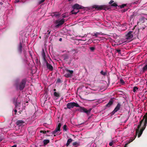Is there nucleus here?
Wrapping results in <instances>:
<instances>
[{
  "instance_id": "1",
  "label": "nucleus",
  "mask_w": 147,
  "mask_h": 147,
  "mask_svg": "<svg viewBox=\"0 0 147 147\" xmlns=\"http://www.w3.org/2000/svg\"><path fill=\"white\" fill-rule=\"evenodd\" d=\"M84 8L83 6L78 4H75L73 6V9L71 11V12L72 14H76L79 12L78 10L80 9H84Z\"/></svg>"
},
{
  "instance_id": "2",
  "label": "nucleus",
  "mask_w": 147,
  "mask_h": 147,
  "mask_svg": "<svg viewBox=\"0 0 147 147\" xmlns=\"http://www.w3.org/2000/svg\"><path fill=\"white\" fill-rule=\"evenodd\" d=\"M26 79H23L21 82L16 84V86L17 89H19L20 90H22L24 88L26 84Z\"/></svg>"
},
{
  "instance_id": "3",
  "label": "nucleus",
  "mask_w": 147,
  "mask_h": 147,
  "mask_svg": "<svg viewBox=\"0 0 147 147\" xmlns=\"http://www.w3.org/2000/svg\"><path fill=\"white\" fill-rule=\"evenodd\" d=\"M143 120H144V119H143V120L140 122V124H138V125H135L134 126V129L136 130V136L138 134V135L140 134V130L143 129L144 127H144H142V129H140V128L141 126V124L143 121Z\"/></svg>"
},
{
  "instance_id": "4",
  "label": "nucleus",
  "mask_w": 147,
  "mask_h": 147,
  "mask_svg": "<svg viewBox=\"0 0 147 147\" xmlns=\"http://www.w3.org/2000/svg\"><path fill=\"white\" fill-rule=\"evenodd\" d=\"M65 22V20L63 18L56 20L55 22V27L56 28L59 27L60 26L63 24Z\"/></svg>"
},
{
  "instance_id": "5",
  "label": "nucleus",
  "mask_w": 147,
  "mask_h": 147,
  "mask_svg": "<svg viewBox=\"0 0 147 147\" xmlns=\"http://www.w3.org/2000/svg\"><path fill=\"white\" fill-rule=\"evenodd\" d=\"M67 107L68 109H71L73 108L74 107H79V105L77 103L72 102L68 103L67 105Z\"/></svg>"
},
{
  "instance_id": "6",
  "label": "nucleus",
  "mask_w": 147,
  "mask_h": 147,
  "mask_svg": "<svg viewBox=\"0 0 147 147\" xmlns=\"http://www.w3.org/2000/svg\"><path fill=\"white\" fill-rule=\"evenodd\" d=\"M79 108L77 110L81 112H84L87 114H88L90 113L91 109L89 110H87V109L84 107H82L79 106L78 107Z\"/></svg>"
},
{
  "instance_id": "7",
  "label": "nucleus",
  "mask_w": 147,
  "mask_h": 147,
  "mask_svg": "<svg viewBox=\"0 0 147 147\" xmlns=\"http://www.w3.org/2000/svg\"><path fill=\"white\" fill-rule=\"evenodd\" d=\"M65 74L64 76L67 78L70 77L72 76V74L73 73V70H70L68 69H65Z\"/></svg>"
},
{
  "instance_id": "8",
  "label": "nucleus",
  "mask_w": 147,
  "mask_h": 147,
  "mask_svg": "<svg viewBox=\"0 0 147 147\" xmlns=\"http://www.w3.org/2000/svg\"><path fill=\"white\" fill-rule=\"evenodd\" d=\"M145 116L146 117V118L145 119V122H144V128H143V129H141V130H140V135H138V138H139L140 136L142 134L143 131L145 129V128L146 127V124H147V113L146 114Z\"/></svg>"
},
{
  "instance_id": "9",
  "label": "nucleus",
  "mask_w": 147,
  "mask_h": 147,
  "mask_svg": "<svg viewBox=\"0 0 147 147\" xmlns=\"http://www.w3.org/2000/svg\"><path fill=\"white\" fill-rule=\"evenodd\" d=\"M16 124L19 127H20L25 125L26 123L23 120H18L16 122Z\"/></svg>"
},
{
  "instance_id": "10",
  "label": "nucleus",
  "mask_w": 147,
  "mask_h": 147,
  "mask_svg": "<svg viewBox=\"0 0 147 147\" xmlns=\"http://www.w3.org/2000/svg\"><path fill=\"white\" fill-rule=\"evenodd\" d=\"M61 125V124L60 123H59L57 127H56L55 130L53 132L52 134L54 135V136H55V134H56L57 132L60 131Z\"/></svg>"
},
{
  "instance_id": "11",
  "label": "nucleus",
  "mask_w": 147,
  "mask_h": 147,
  "mask_svg": "<svg viewBox=\"0 0 147 147\" xmlns=\"http://www.w3.org/2000/svg\"><path fill=\"white\" fill-rule=\"evenodd\" d=\"M121 105L119 103H118L115 109L112 112L113 114H114L116 112L118 111L120 109V107Z\"/></svg>"
},
{
  "instance_id": "12",
  "label": "nucleus",
  "mask_w": 147,
  "mask_h": 147,
  "mask_svg": "<svg viewBox=\"0 0 147 147\" xmlns=\"http://www.w3.org/2000/svg\"><path fill=\"white\" fill-rule=\"evenodd\" d=\"M133 37L131 32H129L126 35V38L127 39H130Z\"/></svg>"
},
{
  "instance_id": "13",
  "label": "nucleus",
  "mask_w": 147,
  "mask_h": 147,
  "mask_svg": "<svg viewBox=\"0 0 147 147\" xmlns=\"http://www.w3.org/2000/svg\"><path fill=\"white\" fill-rule=\"evenodd\" d=\"M92 7L93 8L98 9H102L104 8V7L102 5H94L92 6Z\"/></svg>"
},
{
  "instance_id": "14",
  "label": "nucleus",
  "mask_w": 147,
  "mask_h": 147,
  "mask_svg": "<svg viewBox=\"0 0 147 147\" xmlns=\"http://www.w3.org/2000/svg\"><path fill=\"white\" fill-rule=\"evenodd\" d=\"M47 62V68L51 71L53 69V66L51 65L50 64H49V63H48Z\"/></svg>"
},
{
  "instance_id": "15",
  "label": "nucleus",
  "mask_w": 147,
  "mask_h": 147,
  "mask_svg": "<svg viewBox=\"0 0 147 147\" xmlns=\"http://www.w3.org/2000/svg\"><path fill=\"white\" fill-rule=\"evenodd\" d=\"M42 58H43L44 61L46 62H47V61H46V59L45 58L46 56H45V53L43 49V51L42 53Z\"/></svg>"
},
{
  "instance_id": "16",
  "label": "nucleus",
  "mask_w": 147,
  "mask_h": 147,
  "mask_svg": "<svg viewBox=\"0 0 147 147\" xmlns=\"http://www.w3.org/2000/svg\"><path fill=\"white\" fill-rule=\"evenodd\" d=\"M72 141V140L71 138L69 139L67 141V143L66 144V146H68L70 143H71Z\"/></svg>"
},
{
  "instance_id": "17",
  "label": "nucleus",
  "mask_w": 147,
  "mask_h": 147,
  "mask_svg": "<svg viewBox=\"0 0 147 147\" xmlns=\"http://www.w3.org/2000/svg\"><path fill=\"white\" fill-rule=\"evenodd\" d=\"M18 51L20 53H21L22 51V44L21 42L19 44L18 47Z\"/></svg>"
},
{
  "instance_id": "18",
  "label": "nucleus",
  "mask_w": 147,
  "mask_h": 147,
  "mask_svg": "<svg viewBox=\"0 0 147 147\" xmlns=\"http://www.w3.org/2000/svg\"><path fill=\"white\" fill-rule=\"evenodd\" d=\"M73 145L75 147H76L80 145L79 143L76 142H74L73 143Z\"/></svg>"
},
{
  "instance_id": "19",
  "label": "nucleus",
  "mask_w": 147,
  "mask_h": 147,
  "mask_svg": "<svg viewBox=\"0 0 147 147\" xmlns=\"http://www.w3.org/2000/svg\"><path fill=\"white\" fill-rule=\"evenodd\" d=\"M113 101L112 100H110L109 102L106 105V106L108 107H110L113 103Z\"/></svg>"
},
{
  "instance_id": "20",
  "label": "nucleus",
  "mask_w": 147,
  "mask_h": 147,
  "mask_svg": "<svg viewBox=\"0 0 147 147\" xmlns=\"http://www.w3.org/2000/svg\"><path fill=\"white\" fill-rule=\"evenodd\" d=\"M49 142V140H45L43 141V143L44 145H46Z\"/></svg>"
},
{
  "instance_id": "21",
  "label": "nucleus",
  "mask_w": 147,
  "mask_h": 147,
  "mask_svg": "<svg viewBox=\"0 0 147 147\" xmlns=\"http://www.w3.org/2000/svg\"><path fill=\"white\" fill-rule=\"evenodd\" d=\"M101 32H96L93 35V36H95L96 37H98V35L101 34Z\"/></svg>"
},
{
  "instance_id": "22",
  "label": "nucleus",
  "mask_w": 147,
  "mask_h": 147,
  "mask_svg": "<svg viewBox=\"0 0 147 147\" xmlns=\"http://www.w3.org/2000/svg\"><path fill=\"white\" fill-rule=\"evenodd\" d=\"M54 94L55 96L59 97V94L58 93H57V92H54Z\"/></svg>"
},
{
  "instance_id": "23",
  "label": "nucleus",
  "mask_w": 147,
  "mask_h": 147,
  "mask_svg": "<svg viewBox=\"0 0 147 147\" xmlns=\"http://www.w3.org/2000/svg\"><path fill=\"white\" fill-rule=\"evenodd\" d=\"M143 71H146L147 70V64L143 68Z\"/></svg>"
},
{
  "instance_id": "24",
  "label": "nucleus",
  "mask_w": 147,
  "mask_h": 147,
  "mask_svg": "<svg viewBox=\"0 0 147 147\" xmlns=\"http://www.w3.org/2000/svg\"><path fill=\"white\" fill-rule=\"evenodd\" d=\"M138 89V88L137 87H134V88L133 91L134 92H135Z\"/></svg>"
},
{
  "instance_id": "25",
  "label": "nucleus",
  "mask_w": 147,
  "mask_h": 147,
  "mask_svg": "<svg viewBox=\"0 0 147 147\" xmlns=\"http://www.w3.org/2000/svg\"><path fill=\"white\" fill-rule=\"evenodd\" d=\"M131 142H132V141H130V140H129L128 142L125 144V146L124 147H127V145Z\"/></svg>"
},
{
  "instance_id": "26",
  "label": "nucleus",
  "mask_w": 147,
  "mask_h": 147,
  "mask_svg": "<svg viewBox=\"0 0 147 147\" xmlns=\"http://www.w3.org/2000/svg\"><path fill=\"white\" fill-rule=\"evenodd\" d=\"M100 73L101 74H102L104 76H105L106 74V72H104L103 71H101Z\"/></svg>"
},
{
  "instance_id": "27",
  "label": "nucleus",
  "mask_w": 147,
  "mask_h": 147,
  "mask_svg": "<svg viewBox=\"0 0 147 147\" xmlns=\"http://www.w3.org/2000/svg\"><path fill=\"white\" fill-rule=\"evenodd\" d=\"M90 49L91 51H93L94 50V49H95V48L94 47H90Z\"/></svg>"
},
{
  "instance_id": "28",
  "label": "nucleus",
  "mask_w": 147,
  "mask_h": 147,
  "mask_svg": "<svg viewBox=\"0 0 147 147\" xmlns=\"http://www.w3.org/2000/svg\"><path fill=\"white\" fill-rule=\"evenodd\" d=\"M63 129L65 131H67V126H66V125H64L63 127Z\"/></svg>"
},
{
  "instance_id": "29",
  "label": "nucleus",
  "mask_w": 147,
  "mask_h": 147,
  "mask_svg": "<svg viewBox=\"0 0 147 147\" xmlns=\"http://www.w3.org/2000/svg\"><path fill=\"white\" fill-rule=\"evenodd\" d=\"M114 142L113 141H112L111 142H110L109 143V145L110 146H112L113 145V143H114Z\"/></svg>"
},
{
  "instance_id": "30",
  "label": "nucleus",
  "mask_w": 147,
  "mask_h": 147,
  "mask_svg": "<svg viewBox=\"0 0 147 147\" xmlns=\"http://www.w3.org/2000/svg\"><path fill=\"white\" fill-rule=\"evenodd\" d=\"M126 5L125 4H123L120 6V7L122 8H123Z\"/></svg>"
},
{
  "instance_id": "31",
  "label": "nucleus",
  "mask_w": 147,
  "mask_h": 147,
  "mask_svg": "<svg viewBox=\"0 0 147 147\" xmlns=\"http://www.w3.org/2000/svg\"><path fill=\"white\" fill-rule=\"evenodd\" d=\"M111 5L114 7H116L117 6V5L116 3H114Z\"/></svg>"
},
{
  "instance_id": "32",
  "label": "nucleus",
  "mask_w": 147,
  "mask_h": 147,
  "mask_svg": "<svg viewBox=\"0 0 147 147\" xmlns=\"http://www.w3.org/2000/svg\"><path fill=\"white\" fill-rule=\"evenodd\" d=\"M45 0H41L39 2V4H40L45 1Z\"/></svg>"
},
{
  "instance_id": "33",
  "label": "nucleus",
  "mask_w": 147,
  "mask_h": 147,
  "mask_svg": "<svg viewBox=\"0 0 147 147\" xmlns=\"http://www.w3.org/2000/svg\"><path fill=\"white\" fill-rule=\"evenodd\" d=\"M40 132L44 134H46V133H47V131H40Z\"/></svg>"
},
{
  "instance_id": "34",
  "label": "nucleus",
  "mask_w": 147,
  "mask_h": 147,
  "mask_svg": "<svg viewBox=\"0 0 147 147\" xmlns=\"http://www.w3.org/2000/svg\"><path fill=\"white\" fill-rule=\"evenodd\" d=\"M120 82L122 84H123L124 83L123 80L122 79L120 80Z\"/></svg>"
},
{
  "instance_id": "35",
  "label": "nucleus",
  "mask_w": 147,
  "mask_h": 147,
  "mask_svg": "<svg viewBox=\"0 0 147 147\" xmlns=\"http://www.w3.org/2000/svg\"><path fill=\"white\" fill-rule=\"evenodd\" d=\"M15 105L16 107L17 108L18 106V103L16 102L15 103Z\"/></svg>"
},
{
  "instance_id": "36",
  "label": "nucleus",
  "mask_w": 147,
  "mask_h": 147,
  "mask_svg": "<svg viewBox=\"0 0 147 147\" xmlns=\"http://www.w3.org/2000/svg\"><path fill=\"white\" fill-rule=\"evenodd\" d=\"M68 57L67 56H65L64 57V59L66 60L67 59H68Z\"/></svg>"
},
{
  "instance_id": "37",
  "label": "nucleus",
  "mask_w": 147,
  "mask_h": 147,
  "mask_svg": "<svg viewBox=\"0 0 147 147\" xmlns=\"http://www.w3.org/2000/svg\"><path fill=\"white\" fill-rule=\"evenodd\" d=\"M114 2V1L113 0H111L110 2L109 3V4H111Z\"/></svg>"
},
{
  "instance_id": "38",
  "label": "nucleus",
  "mask_w": 147,
  "mask_h": 147,
  "mask_svg": "<svg viewBox=\"0 0 147 147\" xmlns=\"http://www.w3.org/2000/svg\"><path fill=\"white\" fill-rule=\"evenodd\" d=\"M67 16H66L65 14H63L62 15V17L63 18H65Z\"/></svg>"
},
{
  "instance_id": "39",
  "label": "nucleus",
  "mask_w": 147,
  "mask_h": 147,
  "mask_svg": "<svg viewBox=\"0 0 147 147\" xmlns=\"http://www.w3.org/2000/svg\"><path fill=\"white\" fill-rule=\"evenodd\" d=\"M117 51L118 53H120L121 50L120 49H118V50H117Z\"/></svg>"
},
{
  "instance_id": "40",
  "label": "nucleus",
  "mask_w": 147,
  "mask_h": 147,
  "mask_svg": "<svg viewBox=\"0 0 147 147\" xmlns=\"http://www.w3.org/2000/svg\"><path fill=\"white\" fill-rule=\"evenodd\" d=\"M19 1V0H16L15 1V3H17V2H18Z\"/></svg>"
},
{
  "instance_id": "41",
  "label": "nucleus",
  "mask_w": 147,
  "mask_h": 147,
  "mask_svg": "<svg viewBox=\"0 0 147 147\" xmlns=\"http://www.w3.org/2000/svg\"><path fill=\"white\" fill-rule=\"evenodd\" d=\"M135 139V138H132V139H130V140H130V141H132V142Z\"/></svg>"
},
{
  "instance_id": "42",
  "label": "nucleus",
  "mask_w": 147,
  "mask_h": 147,
  "mask_svg": "<svg viewBox=\"0 0 147 147\" xmlns=\"http://www.w3.org/2000/svg\"><path fill=\"white\" fill-rule=\"evenodd\" d=\"M135 139V138H132V139H130V140H130V141H132V142Z\"/></svg>"
},
{
  "instance_id": "43",
  "label": "nucleus",
  "mask_w": 147,
  "mask_h": 147,
  "mask_svg": "<svg viewBox=\"0 0 147 147\" xmlns=\"http://www.w3.org/2000/svg\"><path fill=\"white\" fill-rule=\"evenodd\" d=\"M59 15H60V14H59V13H58L55 15L56 16H59Z\"/></svg>"
},
{
  "instance_id": "44",
  "label": "nucleus",
  "mask_w": 147,
  "mask_h": 147,
  "mask_svg": "<svg viewBox=\"0 0 147 147\" xmlns=\"http://www.w3.org/2000/svg\"><path fill=\"white\" fill-rule=\"evenodd\" d=\"M17 146L16 145H15L13 146H12V147H16Z\"/></svg>"
},
{
  "instance_id": "45",
  "label": "nucleus",
  "mask_w": 147,
  "mask_h": 147,
  "mask_svg": "<svg viewBox=\"0 0 147 147\" xmlns=\"http://www.w3.org/2000/svg\"><path fill=\"white\" fill-rule=\"evenodd\" d=\"M14 111L15 112V113H16L17 112V111L16 110V109H15L14 110Z\"/></svg>"
},
{
  "instance_id": "46",
  "label": "nucleus",
  "mask_w": 147,
  "mask_h": 147,
  "mask_svg": "<svg viewBox=\"0 0 147 147\" xmlns=\"http://www.w3.org/2000/svg\"><path fill=\"white\" fill-rule=\"evenodd\" d=\"M62 40V39L61 38H60L59 39V41H61Z\"/></svg>"
},
{
  "instance_id": "47",
  "label": "nucleus",
  "mask_w": 147,
  "mask_h": 147,
  "mask_svg": "<svg viewBox=\"0 0 147 147\" xmlns=\"http://www.w3.org/2000/svg\"><path fill=\"white\" fill-rule=\"evenodd\" d=\"M80 40H84V41H85V40H82V39H80Z\"/></svg>"
},
{
  "instance_id": "48",
  "label": "nucleus",
  "mask_w": 147,
  "mask_h": 147,
  "mask_svg": "<svg viewBox=\"0 0 147 147\" xmlns=\"http://www.w3.org/2000/svg\"><path fill=\"white\" fill-rule=\"evenodd\" d=\"M86 34H85L84 35L83 37H86Z\"/></svg>"
},
{
  "instance_id": "49",
  "label": "nucleus",
  "mask_w": 147,
  "mask_h": 147,
  "mask_svg": "<svg viewBox=\"0 0 147 147\" xmlns=\"http://www.w3.org/2000/svg\"><path fill=\"white\" fill-rule=\"evenodd\" d=\"M54 91H56V89H54Z\"/></svg>"
},
{
  "instance_id": "50",
  "label": "nucleus",
  "mask_w": 147,
  "mask_h": 147,
  "mask_svg": "<svg viewBox=\"0 0 147 147\" xmlns=\"http://www.w3.org/2000/svg\"><path fill=\"white\" fill-rule=\"evenodd\" d=\"M50 32H49V34H50Z\"/></svg>"
},
{
  "instance_id": "51",
  "label": "nucleus",
  "mask_w": 147,
  "mask_h": 147,
  "mask_svg": "<svg viewBox=\"0 0 147 147\" xmlns=\"http://www.w3.org/2000/svg\"><path fill=\"white\" fill-rule=\"evenodd\" d=\"M72 136H74V137L75 136L74 135H73Z\"/></svg>"
},
{
  "instance_id": "52",
  "label": "nucleus",
  "mask_w": 147,
  "mask_h": 147,
  "mask_svg": "<svg viewBox=\"0 0 147 147\" xmlns=\"http://www.w3.org/2000/svg\"><path fill=\"white\" fill-rule=\"evenodd\" d=\"M146 84H147V82H146Z\"/></svg>"
}]
</instances>
